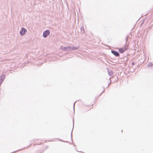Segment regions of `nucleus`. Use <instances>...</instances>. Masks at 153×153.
<instances>
[{
  "instance_id": "10",
  "label": "nucleus",
  "mask_w": 153,
  "mask_h": 153,
  "mask_svg": "<svg viewBox=\"0 0 153 153\" xmlns=\"http://www.w3.org/2000/svg\"><path fill=\"white\" fill-rule=\"evenodd\" d=\"M148 66H153V64H152V63L151 62H149V63H148Z\"/></svg>"
},
{
  "instance_id": "7",
  "label": "nucleus",
  "mask_w": 153,
  "mask_h": 153,
  "mask_svg": "<svg viewBox=\"0 0 153 153\" xmlns=\"http://www.w3.org/2000/svg\"><path fill=\"white\" fill-rule=\"evenodd\" d=\"M61 49L63 51H67V47H61Z\"/></svg>"
},
{
  "instance_id": "9",
  "label": "nucleus",
  "mask_w": 153,
  "mask_h": 153,
  "mask_svg": "<svg viewBox=\"0 0 153 153\" xmlns=\"http://www.w3.org/2000/svg\"><path fill=\"white\" fill-rule=\"evenodd\" d=\"M119 51L121 53H122L124 52V50L122 48H120L119 49Z\"/></svg>"
},
{
  "instance_id": "1",
  "label": "nucleus",
  "mask_w": 153,
  "mask_h": 153,
  "mask_svg": "<svg viewBox=\"0 0 153 153\" xmlns=\"http://www.w3.org/2000/svg\"><path fill=\"white\" fill-rule=\"evenodd\" d=\"M27 30L24 27H22L21 30L20 32V33L22 36L25 35L27 32Z\"/></svg>"
},
{
  "instance_id": "6",
  "label": "nucleus",
  "mask_w": 153,
  "mask_h": 153,
  "mask_svg": "<svg viewBox=\"0 0 153 153\" xmlns=\"http://www.w3.org/2000/svg\"><path fill=\"white\" fill-rule=\"evenodd\" d=\"M79 48V46H76L75 47H72V48H71V50L72 51L77 50Z\"/></svg>"
},
{
  "instance_id": "13",
  "label": "nucleus",
  "mask_w": 153,
  "mask_h": 153,
  "mask_svg": "<svg viewBox=\"0 0 153 153\" xmlns=\"http://www.w3.org/2000/svg\"><path fill=\"white\" fill-rule=\"evenodd\" d=\"M75 102L74 103V105H75Z\"/></svg>"
},
{
  "instance_id": "4",
  "label": "nucleus",
  "mask_w": 153,
  "mask_h": 153,
  "mask_svg": "<svg viewBox=\"0 0 153 153\" xmlns=\"http://www.w3.org/2000/svg\"><path fill=\"white\" fill-rule=\"evenodd\" d=\"M111 52L113 54L116 56H119V53L118 52L113 50H111Z\"/></svg>"
},
{
  "instance_id": "11",
  "label": "nucleus",
  "mask_w": 153,
  "mask_h": 153,
  "mask_svg": "<svg viewBox=\"0 0 153 153\" xmlns=\"http://www.w3.org/2000/svg\"><path fill=\"white\" fill-rule=\"evenodd\" d=\"M128 36H127V37H126V42H127V40H128Z\"/></svg>"
},
{
  "instance_id": "12",
  "label": "nucleus",
  "mask_w": 153,
  "mask_h": 153,
  "mask_svg": "<svg viewBox=\"0 0 153 153\" xmlns=\"http://www.w3.org/2000/svg\"><path fill=\"white\" fill-rule=\"evenodd\" d=\"M134 62H132V65H134Z\"/></svg>"
},
{
  "instance_id": "3",
  "label": "nucleus",
  "mask_w": 153,
  "mask_h": 153,
  "mask_svg": "<svg viewBox=\"0 0 153 153\" xmlns=\"http://www.w3.org/2000/svg\"><path fill=\"white\" fill-rule=\"evenodd\" d=\"M5 77V76L4 74H3L2 76H0V85L4 81Z\"/></svg>"
},
{
  "instance_id": "2",
  "label": "nucleus",
  "mask_w": 153,
  "mask_h": 153,
  "mask_svg": "<svg viewBox=\"0 0 153 153\" xmlns=\"http://www.w3.org/2000/svg\"><path fill=\"white\" fill-rule=\"evenodd\" d=\"M50 32L49 30H46L43 32V36L44 38H46L47 36L50 34Z\"/></svg>"
},
{
  "instance_id": "8",
  "label": "nucleus",
  "mask_w": 153,
  "mask_h": 153,
  "mask_svg": "<svg viewBox=\"0 0 153 153\" xmlns=\"http://www.w3.org/2000/svg\"><path fill=\"white\" fill-rule=\"evenodd\" d=\"M71 48H72V47H71L70 46H68V47H67V51H72V50H71Z\"/></svg>"
},
{
  "instance_id": "5",
  "label": "nucleus",
  "mask_w": 153,
  "mask_h": 153,
  "mask_svg": "<svg viewBox=\"0 0 153 153\" xmlns=\"http://www.w3.org/2000/svg\"><path fill=\"white\" fill-rule=\"evenodd\" d=\"M108 73L110 76H112L113 75V72L110 70H108Z\"/></svg>"
}]
</instances>
